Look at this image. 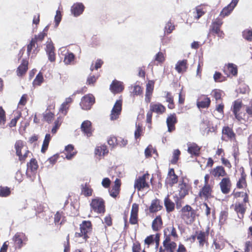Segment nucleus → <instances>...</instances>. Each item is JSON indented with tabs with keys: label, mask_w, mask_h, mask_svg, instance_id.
Here are the masks:
<instances>
[{
	"label": "nucleus",
	"mask_w": 252,
	"mask_h": 252,
	"mask_svg": "<svg viewBox=\"0 0 252 252\" xmlns=\"http://www.w3.org/2000/svg\"><path fill=\"white\" fill-rule=\"evenodd\" d=\"M55 102H52L50 104L47 108L46 111L43 113V120L48 123H50L52 122L54 118V113L51 111L52 109H55Z\"/></svg>",
	"instance_id": "nucleus-22"
},
{
	"label": "nucleus",
	"mask_w": 252,
	"mask_h": 252,
	"mask_svg": "<svg viewBox=\"0 0 252 252\" xmlns=\"http://www.w3.org/2000/svg\"><path fill=\"white\" fill-rule=\"evenodd\" d=\"M163 221L160 215L157 216L153 220L152 228L154 231H158L162 227Z\"/></svg>",
	"instance_id": "nucleus-38"
},
{
	"label": "nucleus",
	"mask_w": 252,
	"mask_h": 252,
	"mask_svg": "<svg viewBox=\"0 0 252 252\" xmlns=\"http://www.w3.org/2000/svg\"><path fill=\"white\" fill-rule=\"evenodd\" d=\"M178 181V177L175 174L174 169L173 168H170L169 169L167 177L165 179L166 185L173 187L175 184H177Z\"/></svg>",
	"instance_id": "nucleus-19"
},
{
	"label": "nucleus",
	"mask_w": 252,
	"mask_h": 252,
	"mask_svg": "<svg viewBox=\"0 0 252 252\" xmlns=\"http://www.w3.org/2000/svg\"><path fill=\"white\" fill-rule=\"evenodd\" d=\"M188 68V62L186 59L180 60L175 65V69L179 73H183L187 71Z\"/></svg>",
	"instance_id": "nucleus-34"
},
{
	"label": "nucleus",
	"mask_w": 252,
	"mask_h": 252,
	"mask_svg": "<svg viewBox=\"0 0 252 252\" xmlns=\"http://www.w3.org/2000/svg\"><path fill=\"white\" fill-rule=\"evenodd\" d=\"M149 110L147 113L146 122L149 124L152 123L153 113L162 115L166 112V107L159 102H152L150 104Z\"/></svg>",
	"instance_id": "nucleus-7"
},
{
	"label": "nucleus",
	"mask_w": 252,
	"mask_h": 252,
	"mask_svg": "<svg viewBox=\"0 0 252 252\" xmlns=\"http://www.w3.org/2000/svg\"><path fill=\"white\" fill-rule=\"evenodd\" d=\"M44 78L43 74L41 72H39L36 76L35 78L34 79L32 82V84L34 86H40L41 84L43 82Z\"/></svg>",
	"instance_id": "nucleus-48"
},
{
	"label": "nucleus",
	"mask_w": 252,
	"mask_h": 252,
	"mask_svg": "<svg viewBox=\"0 0 252 252\" xmlns=\"http://www.w3.org/2000/svg\"><path fill=\"white\" fill-rule=\"evenodd\" d=\"M165 60V57L163 53L161 52H158L155 57V60L159 63H163Z\"/></svg>",
	"instance_id": "nucleus-57"
},
{
	"label": "nucleus",
	"mask_w": 252,
	"mask_h": 252,
	"mask_svg": "<svg viewBox=\"0 0 252 252\" xmlns=\"http://www.w3.org/2000/svg\"><path fill=\"white\" fill-rule=\"evenodd\" d=\"M14 148L19 160L22 163L25 162L28 155L31 153L25 143L21 140H17L15 143Z\"/></svg>",
	"instance_id": "nucleus-4"
},
{
	"label": "nucleus",
	"mask_w": 252,
	"mask_h": 252,
	"mask_svg": "<svg viewBox=\"0 0 252 252\" xmlns=\"http://www.w3.org/2000/svg\"><path fill=\"white\" fill-rule=\"evenodd\" d=\"M132 94L133 95H141L143 94V89L139 85H135L133 87Z\"/></svg>",
	"instance_id": "nucleus-58"
},
{
	"label": "nucleus",
	"mask_w": 252,
	"mask_h": 252,
	"mask_svg": "<svg viewBox=\"0 0 252 252\" xmlns=\"http://www.w3.org/2000/svg\"><path fill=\"white\" fill-rule=\"evenodd\" d=\"M165 98L166 101L168 103L167 105L168 108L170 109H173L175 107V105L174 101V97L171 92H166Z\"/></svg>",
	"instance_id": "nucleus-41"
},
{
	"label": "nucleus",
	"mask_w": 252,
	"mask_h": 252,
	"mask_svg": "<svg viewBox=\"0 0 252 252\" xmlns=\"http://www.w3.org/2000/svg\"><path fill=\"white\" fill-rule=\"evenodd\" d=\"M210 175L206 174L204 176V183L200 189L198 196L201 199L207 200L213 197L214 184L209 183Z\"/></svg>",
	"instance_id": "nucleus-3"
},
{
	"label": "nucleus",
	"mask_w": 252,
	"mask_h": 252,
	"mask_svg": "<svg viewBox=\"0 0 252 252\" xmlns=\"http://www.w3.org/2000/svg\"><path fill=\"white\" fill-rule=\"evenodd\" d=\"M122 99H119L115 103L110 115L111 120H116L119 118L122 110Z\"/></svg>",
	"instance_id": "nucleus-15"
},
{
	"label": "nucleus",
	"mask_w": 252,
	"mask_h": 252,
	"mask_svg": "<svg viewBox=\"0 0 252 252\" xmlns=\"http://www.w3.org/2000/svg\"><path fill=\"white\" fill-rule=\"evenodd\" d=\"M164 205L167 212L170 213L174 210L175 204L169 199L168 196L164 199Z\"/></svg>",
	"instance_id": "nucleus-44"
},
{
	"label": "nucleus",
	"mask_w": 252,
	"mask_h": 252,
	"mask_svg": "<svg viewBox=\"0 0 252 252\" xmlns=\"http://www.w3.org/2000/svg\"><path fill=\"white\" fill-rule=\"evenodd\" d=\"M36 43V38H32L30 43L27 45V54L28 56L30 55L32 49L35 47Z\"/></svg>",
	"instance_id": "nucleus-56"
},
{
	"label": "nucleus",
	"mask_w": 252,
	"mask_h": 252,
	"mask_svg": "<svg viewBox=\"0 0 252 252\" xmlns=\"http://www.w3.org/2000/svg\"><path fill=\"white\" fill-rule=\"evenodd\" d=\"M197 212V210H194L190 205H186L180 211L181 218L187 224H191L195 221L196 217L199 216Z\"/></svg>",
	"instance_id": "nucleus-2"
},
{
	"label": "nucleus",
	"mask_w": 252,
	"mask_h": 252,
	"mask_svg": "<svg viewBox=\"0 0 252 252\" xmlns=\"http://www.w3.org/2000/svg\"><path fill=\"white\" fill-rule=\"evenodd\" d=\"M6 121V113L2 106H0V126H4Z\"/></svg>",
	"instance_id": "nucleus-49"
},
{
	"label": "nucleus",
	"mask_w": 252,
	"mask_h": 252,
	"mask_svg": "<svg viewBox=\"0 0 252 252\" xmlns=\"http://www.w3.org/2000/svg\"><path fill=\"white\" fill-rule=\"evenodd\" d=\"M74 147L72 145H68L65 147L64 154L67 159H71L75 154L74 151Z\"/></svg>",
	"instance_id": "nucleus-45"
},
{
	"label": "nucleus",
	"mask_w": 252,
	"mask_h": 252,
	"mask_svg": "<svg viewBox=\"0 0 252 252\" xmlns=\"http://www.w3.org/2000/svg\"><path fill=\"white\" fill-rule=\"evenodd\" d=\"M243 103L241 100L237 99L233 103L232 111L235 118L239 121L245 120L246 113L242 110Z\"/></svg>",
	"instance_id": "nucleus-9"
},
{
	"label": "nucleus",
	"mask_w": 252,
	"mask_h": 252,
	"mask_svg": "<svg viewBox=\"0 0 252 252\" xmlns=\"http://www.w3.org/2000/svg\"><path fill=\"white\" fill-rule=\"evenodd\" d=\"M63 212V211H57L54 215V222L55 225L63 224V220H61L62 219L64 218Z\"/></svg>",
	"instance_id": "nucleus-46"
},
{
	"label": "nucleus",
	"mask_w": 252,
	"mask_h": 252,
	"mask_svg": "<svg viewBox=\"0 0 252 252\" xmlns=\"http://www.w3.org/2000/svg\"><path fill=\"white\" fill-rule=\"evenodd\" d=\"M223 23V20L220 17H217L213 20L210 26L208 35L217 36L219 38L223 39L225 36L224 32L221 29Z\"/></svg>",
	"instance_id": "nucleus-5"
},
{
	"label": "nucleus",
	"mask_w": 252,
	"mask_h": 252,
	"mask_svg": "<svg viewBox=\"0 0 252 252\" xmlns=\"http://www.w3.org/2000/svg\"><path fill=\"white\" fill-rule=\"evenodd\" d=\"M238 0H232L229 4L222 9L218 17H220L222 20L224 17L228 16L236 6Z\"/></svg>",
	"instance_id": "nucleus-25"
},
{
	"label": "nucleus",
	"mask_w": 252,
	"mask_h": 252,
	"mask_svg": "<svg viewBox=\"0 0 252 252\" xmlns=\"http://www.w3.org/2000/svg\"><path fill=\"white\" fill-rule=\"evenodd\" d=\"M107 143L112 148H114L118 145V138L113 135H111L107 139Z\"/></svg>",
	"instance_id": "nucleus-55"
},
{
	"label": "nucleus",
	"mask_w": 252,
	"mask_h": 252,
	"mask_svg": "<svg viewBox=\"0 0 252 252\" xmlns=\"http://www.w3.org/2000/svg\"><path fill=\"white\" fill-rule=\"evenodd\" d=\"M38 167V163L35 158H32L30 162L27 163V171L34 172Z\"/></svg>",
	"instance_id": "nucleus-43"
},
{
	"label": "nucleus",
	"mask_w": 252,
	"mask_h": 252,
	"mask_svg": "<svg viewBox=\"0 0 252 252\" xmlns=\"http://www.w3.org/2000/svg\"><path fill=\"white\" fill-rule=\"evenodd\" d=\"M163 238L164 249L160 247L158 252H175L177 246L176 241L179 238L176 228L174 226L165 228L163 230Z\"/></svg>",
	"instance_id": "nucleus-1"
},
{
	"label": "nucleus",
	"mask_w": 252,
	"mask_h": 252,
	"mask_svg": "<svg viewBox=\"0 0 252 252\" xmlns=\"http://www.w3.org/2000/svg\"><path fill=\"white\" fill-rule=\"evenodd\" d=\"M188 152L191 155L198 156L200 154V148L195 143H188Z\"/></svg>",
	"instance_id": "nucleus-39"
},
{
	"label": "nucleus",
	"mask_w": 252,
	"mask_h": 252,
	"mask_svg": "<svg viewBox=\"0 0 252 252\" xmlns=\"http://www.w3.org/2000/svg\"><path fill=\"white\" fill-rule=\"evenodd\" d=\"M223 71L227 76H236L238 73L237 66L233 63H228L224 66Z\"/></svg>",
	"instance_id": "nucleus-37"
},
{
	"label": "nucleus",
	"mask_w": 252,
	"mask_h": 252,
	"mask_svg": "<svg viewBox=\"0 0 252 252\" xmlns=\"http://www.w3.org/2000/svg\"><path fill=\"white\" fill-rule=\"evenodd\" d=\"M247 203L237 202L234 204L231 205L230 208H233L236 213L238 218L240 220H243L247 210Z\"/></svg>",
	"instance_id": "nucleus-14"
},
{
	"label": "nucleus",
	"mask_w": 252,
	"mask_h": 252,
	"mask_svg": "<svg viewBox=\"0 0 252 252\" xmlns=\"http://www.w3.org/2000/svg\"><path fill=\"white\" fill-rule=\"evenodd\" d=\"M81 194L85 196V197H90L93 195L94 192L93 189L92 188L91 185L86 183L81 184L80 186Z\"/></svg>",
	"instance_id": "nucleus-35"
},
{
	"label": "nucleus",
	"mask_w": 252,
	"mask_h": 252,
	"mask_svg": "<svg viewBox=\"0 0 252 252\" xmlns=\"http://www.w3.org/2000/svg\"><path fill=\"white\" fill-rule=\"evenodd\" d=\"M239 170L240 172V176L239 177L236 182V187L239 189H246L248 187V183L246 180L247 174L245 172V169L242 166Z\"/></svg>",
	"instance_id": "nucleus-17"
},
{
	"label": "nucleus",
	"mask_w": 252,
	"mask_h": 252,
	"mask_svg": "<svg viewBox=\"0 0 252 252\" xmlns=\"http://www.w3.org/2000/svg\"><path fill=\"white\" fill-rule=\"evenodd\" d=\"M45 51L48 56V60L54 63L56 61V57L55 54V48L52 42H47L46 45Z\"/></svg>",
	"instance_id": "nucleus-21"
},
{
	"label": "nucleus",
	"mask_w": 252,
	"mask_h": 252,
	"mask_svg": "<svg viewBox=\"0 0 252 252\" xmlns=\"http://www.w3.org/2000/svg\"><path fill=\"white\" fill-rule=\"evenodd\" d=\"M29 62L26 59H23L21 64L18 67L16 73L18 76H22L27 72L28 69Z\"/></svg>",
	"instance_id": "nucleus-36"
},
{
	"label": "nucleus",
	"mask_w": 252,
	"mask_h": 252,
	"mask_svg": "<svg viewBox=\"0 0 252 252\" xmlns=\"http://www.w3.org/2000/svg\"><path fill=\"white\" fill-rule=\"evenodd\" d=\"M103 64V61L101 59H97L95 63L94 66L92 64L90 67V70L93 71L94 70H97L100 68Z\"/></svg>",
	"instance_id": "nucleus-60"
},
{
	"label": "nucleus",
	"mask_w": 252,
	"mask_h": 252,
	"mask_svg": "<svg viewBox=\"0 0 252 252\" xmlns=\"http://www.w3.org/2000/svg\"><path fill=\"white\" fill-rule=\"evenodd\" d=\"M11 193L10 188L7 187L0 186V197H7Z\"/></svg>",
	"instance_id": "nucleus-50"
},
{
	"label": "nucleus",
	"mask_w": 252,
	"mask_h": 252,
	"mask_svg": "<svg viewBox=\"0 0 252 252\" xmlns=\"http://www.w3.org/2000/svg\"><path fill=\"white\" fill-rule=\"evenodd\" d=\"M222 133L223 135L227 138L226 140L236 141V134L233 129L229 126H223L222 129Z\"/></svg>",
	"instance_id": "nucleus-29"
},
{
	"label": "nucleus",
	"mask_w": 252,
	"mask_h": 252,
	"mask_svg": "<svg viewBox=\"0 0 252 252\" xmlns=\"http://www.w3.org/2000/svg\"><path fill=\"white\" fill-rule=\"evenodd\" d=\"M209 235V228L206 231H196L197 240L200 248H203L205 245H208V237Z\"/></svg>",
	"instance_id": "nucleus-13"
},
{
	"label": "nucleus",
	"mask_w": 252,
	"mask_h": 252,
	"mask_svg": "<svg viewBox=\"0 0 252 252\" xmlns=\"http://www.w3.org/2000/svg\"><path fill=\"white\" fill-rule=\"evenodd\" d=\"M222 91L219 89H214L211 92L212 96L218 101L221 100Z\"/></svg>",
	"instance_id": "nucleus-54"
},
{
	"label": "nucleus",
	"mask_w": 252,
	"mask_h": 252,
	"mask_svg": "<svg viewBox=\"0 0 252 252\" xmlns=\"http://www.w3.org/2000/svg\"><path fill=\"white\" fill-rule=\"evenodd\" d=\"M162 208V206L160 204V201L158 199H155L152 200L151 204L149 208V210L150 213H156L160 211Z\"/></svg>",
	"instance_id": "nucleus-40"
},
{
	"label": "nucleus",
	"mask_w": 252,
	"mask_h": 252,
	"mask_svg": "<svg viewBox=\"0 0 252 252\" xmlns=\"http://www.w3.org/2000/svg\"><path fill=\"white\" fill-rule=\"evenodd\" d=\"M85 6L83 3L76 2L74 3L71 7V12L75 17L80 15L83 12Z\"/></svg>",
	"instance_id": "nucleus-31"
},
{
	"label": "nucleus",
	"mask_w": 252,
	"mask_h": 252,
	"mask_svg": "<svg viewBox=\"0 0 252 252\" xmlns=\"http://www.w3.org/2000/svg\"><path fill=\"white\" fill-rule=\"evenodd\" d=\"M210 173L214 177H224L227 173L222 166H217L211 169Z\"/></svg>",
	"instance_id": "nucleus-33"
},
{
	"label": "nucleus",
	"mask_w": 252,
	"mask_h": 252,
	"mask_svg": "<svg viewBox=\"0 0 252 252\" xmlns=\"http://www.w3.org/2000/svg\"><path fill=\"white\" fill-rule=\"evenodd\" d=\"M75 56L72 53H68L65 54L63 62L66 64H70L74 60Z\"/></svg>",
	"instance_id": "nucleus-51"
},
{
	"label": "nucleus",
	"mask_w": 252,
	"mask_h": 252,
	"mask_svg": "<svg viewBox=\"0 0 252 252\" xmlns=\"http://www.w3.org/2000/svg\"><path fill=\"white\" fill-rule=\"evenodd\" d=\"M249 190L245 192L235 191L234 189L231 193V195L233 197L234 199H237L238 198L242 197L243 198V201L244 203H249L250 201L249 199Z\"/></svg>",
	"instance_id": "nucleus-32"
},
{
	"label": "nucleus",
	"mask_w": 252,
	"mask_h": 252,
	"mask_svg": "<svg viewBox=\"0 0 252 252\" xmlns=\"http://www.w3.org/2000/svg\"><path fill=\"white\" fill-rule=\"evenodd\" d=\"M155 235H150V236H147L144 240L145 245H147L148 248L150 245L154 244L155 240Z\"/></svg>",
	"instance_id": "nucleus-59"
},
{
	"label": "nucleus",
	"mask_w": 252,
	"mask_h": 252,
	"mask_svg": "<svg viewBox=\"0 0 252 252\" xmlns=\"http://www.w3.org/2000/svg\"><path fill=\"white\" fill-rule=\"evenodd\" d=\"M12 240L14 242L15 248L21 249L27 244L28 238L24 233L17 232L13 237Z\"/></svg>",
	"instance_id": "nucleus-12"
},
{
	"label": "nucleus",
	"mask_w": 252,
	"mask_h": 252,
	"mask_svg": "<svg viewBox=\"0 0 252 252\" xmlns=\"http://www.w3.org/2000/svg\"><path fill=\"white\" fill-rule=\"evenodd\" d=\"M219 185L220 190L223 194H227L230 192L232 184L229 177L223 178Z\"/></svg>",
	"instance_id": "nucleus-16"
},
{
	"label": "nucleus",
	"mask_w": 252,
	"mask_h": 252,
	"mask_svg": "<svg viewBox=\"0 0 252 252\" xmlns=\"http://www.w3.org/2000/svg\"><path fill=\"white\" fill-rule=\"evenodd\" d=\"M61 119H60L59 117L58 118L57 120L55 121L54 123V126H53L51 130V132L52 133L54 134L56 133L57 130L59 128L61 125Z\"/></svg>",
	"instance_id": "nucleus-63"
},
{
	"label": "nucleus",
	"mask_w": 252,
	"mask_h": 252,
	"mask_svg": "<svg viewBox=\"0 0 252 252\" xmlns=\"http://www.w3.org/2000/svg\"><path fill=\"white\" fill-rule=\"evenodd\" d=\"M105 201L100 197H95L91 199L90 203L91 212L97 214H104L105 212Z\"/></svg>",
	"instance_id": "nucleus-8"
},
{
	"label": "nucleus",
	"mask_w": 252,
	"mask_h": 252,
	"mask_svg": "<svg viewBox=\"0 0 252 252\" xmlns=\"http://www.w3.org/2000/svg\"><path fill=\"white\" fill-rule=\"evenodd\" d=\"M94 103V96L92 94H89L82 97L80 105L82 109L88 110L91 109Z\"/></svg>",
	"instance_id": "nucleus-11"
},
{
	"label": "nucleus",
	"mask_w": 252,
	"mask_h": 252,
	"mask_svg": "<svg viewBox=\"0 0 252 252\" xmlns=\"http://www.w3.org/2000/svg\"><path fill=\"white\" fill-rule=\"evenodd\" d=\"M149 174H144L142 176H139L134 182V187L138 191L142 190L145 189H148L150 186L146 180L149 179Z\"/></svg>",
	"instance_id": "nucleus-10"
},
{
	"label": "nucleus",
	"mask_w": 252,
	"mask_h": 252,
	"mask_svg": "<svg viewBox=\"0 0 252 252\" xmlns=\"http://www.w3.org/2000/svg\"><path fill=\"white\" fill-rule=\"evenodd\" d=\"M138 212L139 205L136 203H133L132 205V208L130 212L129 218V223L131 224L135 225L138 224Z\"/></svg>",
	"instance_id": "nucleus-18"
},
{
	"label": "nucleus",
	"mask_w": 252,
	"mask_h": 252,
	"mask_svg": "<svg viewBox=\"0 0 252 252\" xmlns=\"http://www.w3.org/2000/svg\"><path fill=\"white\" fill-rule=\"evenodd\" d=\"M178 122L177 118L175 113L170 114L166 119V124L168 131L171 132L175 130V125Z\"/></svg>",
	"instance_id": "nucleus-24"
},
{
	"label": "nucleus",
	"mask_w": 252,
	"mask_h": 252,
	"mask_svg": "<svg viewBox=\"0 0 252 252\" xmlns=\"http://www.w3.org/2000/svg\"><path fill=\"white\" fill-rule=\"evenodd\" d=\"M51 139V137L50 134L45 135L41 150L42 153H44L47 150Z\"/></svg>",
	"instance_id": "nucleus-47"
},
{
	"label": "nucleus",
	"mask_w": 252,
	"mask_h": 252,
	"mask_svg": "<svg viewBox=\"0 0 252 252\" xmlns=\"http://www.w3.org/2000/svg\"><path fill=\"white\" fill-rule=\"evenodd\" d=\"M179 198L180 199H183L187 195L189 194V191L190 187L188 184L185 183L184 180L180 182L178 184Z\"/></svg>",
	"instance_id": "nucleus-23"
},
{
	"label": "nucleus",
	"mask_w": 252,
	"mask_h": 252,
	"mask_svg": "<svg viewBox=\"0 0 252 252\" xmlns=\"http://www.w3.org/2000/svg\"><path fill=\"white\" fill-rule=\"evenodd\" d=\"M94 153L99 157L104 156L108 153V150L106 145H102L96 147L94 150Z\"/></svg>",
	"instance_id": "nucleus-42"
},
{
	"label": "nucleus",
	"mask_w": 252,
	"mask_h": 252,
	"mask_svg": "<svg viewBox=\"0 0 252 252\" xmlns=\"http://www.w3.org/2000/svg\"><path fill=\"white\" fill-rule=\"evenodd\" d=\"M243 38L248 41H252V29H246L242 32Z\"/></svg>",
	"instance_id": "nucleus-53"
},
{
	"label": "nucleus",
	"mask_w": 252,
	"mask_h": 252,
	"mask_svg": "<svg viewBox=\"0 0 252 252\" xmlns=\"http://www.w3.org/2000/svg\"><path fill=\"white\" fill-rule=\"evenodd\" d=\"M180 155L181 152L179 149L175 150L173 151L172 158L170 162L173 164H176L179 159Z\"/></svg>",
	"instance_id": "nucleus-52"
},
{
	"label": "nucleus",
	"mask_w": 252,
	"mask_h": 252,
	"mask_svg": "<svg viewBox=\"0 0 252 252\" xmlns=\"http://www.w3.org/2000/svg\"><path fill=\"white\" fill-rule=\"evenodd\" d=\"M211 104V99L207 95L201 94L197 99L196 105L198 108H207Z\"/></svg>",
	"instance_id": "nucleus-20"
},
{
	"label": "nucleus",
	"mask_w": 252,
	"mask_h": 252,
	"mask_svg": "<svg viewBox=\"0 0 252 252\" xmlns=\"http://www.w3.org/2000/svg\"><path fill=\"white\" fill-rule=\"evenodd\" d=\"M121 185L122 183L121 180L119 178H117L114 182V185L112 187V189L109 191L111 196L116 198L119 196L121 190Z\"/></svg>",
	"instance_id": "nucleus-28"
},
{
	"label": "nucleus",
	"mask_w": 252,
	"mask_h": 252,
	"mask_svg": "<svg viewBox=\"0 0 252 252\" xmlns=\"http://www.w3.org/2000/svg\"><path fill=\"white\" fill-rule=\"evenodd\" d=\"M228 212L227 211H222L220 212L219 219L220 221L224 223L227 219Z\"/></svg>",
	"instance_id": "nucleus-64"
},
{
	"label": "nucleus",
	"mask_w": 252,
	"mask_h": 252,
	"mask_svg": "<svg viewBox=\"0 0 252 252\" xmlns=\"http://www.w3.org/2000/svg\"><path fill=\"white\" fill-rule=\"evenodd\" d=\"M194 13L195 19L198 20L205 13V12L203 10L202 8L196 7V11Z\"/></svg>",
	"instance_id": "nucleus-62"
},
{
	"label": "nucleus",
	"mask_w": 252,
	"mask_h": 252,
	"mask_svg": "<svg viewBox=\"0 0 252 252\" xmlns=\"http://www.w3.org/2000/svg\"><path fill=\"white\" fill-rule=\"evenodd\" d=\"M80 232H75L74 236L75 238H82L86 242L90 238L89 235L93 230V225L90 220H83L79 225Z\"/></svg>",
	"instance_id": "nucleus-6"
},
{
	"label": "nucleus",
	"mask_w": 252,
	"mask_h": 252,
	"mask_svg": "<svg viewBox=\"0 0 252 252\" xmlns=\"http://www.w3.org/2000/svg\"><path fill=\"white\" fill-rule=\"evenodd\" d=\"M81 129L88 137L91 136L93 131L92 123L88 120L84 121L81 124Z\"/></svg>",
	"instance_id": "nucleus-30"
},
{
	"label": "nucleus",
	"mask_w": 252,
	"mask_h": 252,
	"mask_svg": "<svg viewBox=\"0 0 252 252\" xmlns=\"http://www.w3.org/2000/svg\"><path fill=\"white\" fill-rule=\"evenodd\" d=\"M154 84L155 82L153 80H149L146 84L145 101L147 103H150L151 101L154 91Z\"/></svg>",
	"instance_id": "nucleus-26"
},
{
	"label": "nucleus",
	"mask_w": 252,
	"mask_h": 252,
	"mask_svg": "<svg viewBox=\"0 0 252 252\" xmlns=\"http://www.w3.org/2000/svg\"><path fill=\"white\" fill-rule=\"evenodd\" d=\"M175 26L170 21L168 22L165 27L164 32L167 34H170L174 30Z\"/></svg>",
	"instance_id": "nucleus-61"
},
{
	"label": "nucleus",
	"mask_w": 252,
	"mask_h": 252,
	"mask_svg": "<svg viewBox=\"0 0 252 252\" xmlns=\"http://www.w3.org/2000/svg\"><path fill=\"white\" fill-rule=\"evenodd\" d=\"M124 86L123 83L118 80H114L110 86V90L114 94L120 93L123 91Z\"/></svg>",
	"instance_id": "nucleus-27"
}]
</instances>
